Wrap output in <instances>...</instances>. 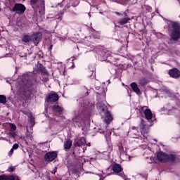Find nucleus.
Wrapping results in <instances>:
<instances>
[{
    "label": "nucleus",
    "instance_id": "1",
    "mask_svg": "<svg viewBox=\"0 0 180 180\" xmlns=\"http://www.w3.org/2000/svg\"><path fill=\"white\" fill-rule=\"evenodd\" d=\"M39 72H41L42 75H46V77L50 75L46 67H44L43 64H39L37 68L33 70L34 75L32 79H29V75H27L22 76V82L17 86V91L27 98H30L33 94H36V92H37V85L41 84V82L36 75L39 74Z\"/></svg>",
    "mask_w": 180,
    "mask_h": 180
},
{
    "label": "nucleus",
    "instance_id": "2",
    "mask_svg": "<svg viewBox=\"0 0 180 180\" xmlns=\"http://www.w3.org/2000/svg\"><path fill=\"white\" fill-rule=\"evenodd\" d=\"M157 159L160 162H174L176 160V156L160 151L157 153Z\"/></svg>",
    "mask_w": 180,
    "mask_h": 180
},
{
    "label": "nucleus",
    "instance_id": "3",
    "mask_svg": "<svg viewBox=\"0 0 180 180\" xmlns=\"http://www.w3.org/2000/svg\"><path fill=\"white\" fill-rule=\"evenodd\" d=\"M170 37L171 40L174 41H178L180 39V26L178 22H172V27L170 28Z\"/></svg>",
    "mask_w": 180,
    "mask_h": 180
},
{
    "label": "nucleus",
    "instance_id": "4",
    "mask_svg": "<svg viewBox=\"0 0 180 180\" xmlns=\"http://www.w3.org/2000/svg\"><path fill=\"white\" fill-rule=\"evenodd\" d=\"M111 169L115 174H117V175H119V176H121L122 179L127 180V176L124 174V172H123V167H122V165L119 163H114L111 166Z\"/></svg>",
    "mask_w": 180,
    "mask_h": 180
},
{
    "label": "nucleus",
    "instance_id": "5",
    "mask_svg": "<svg viewBox=\"0 0 180 180\" xmlns=\"http://www.w3.org/2000/svg\"><path fill=\"white\" fill-rule=\"evenodd\" d=\"M30 6L34 11H38L40 6L44 11L46 8V6H44V0H30Z\"/></svg>",
    "mask_w": 180,
    "mask_h": 180
},
{
    "label": "nucleus",
    "instance_id": "6",
    "mask_svg": "<svg viewBox=\"0 0 180 180\" xmlns=\"http://www.w3.org/2000/svg\"><path fill=\"white\" fill-rule=\"evenodd\" d=\"M58 155V154L57 153V152L49 151L44 155V158L47 162H53V161H54V160L57 158Z\"/></svg>",
    "mask_w": 180,
    "mask_h": 180
},
{
    "label": "nucleus",
    "instance_id": "7",
    "mask_svg": "<svg viewBox=\"0 0 180 180\" xmlns=\"http://www.w3.org/2000/svg\"><path fill=\"white\" fill-rule=\"evenodd\" d=\"M12 12H15L18 15H22L26 12V6L22 4H15L12 9Z\"/></svg>",
    "mask_w": 180,
    "mask_h": 180
},
{
    "label": "nucleus",
    "instance_id": "8",
    "mask_svg": "<svg viewBox=\"0 0 180 180\" xmlns=\"http://www.w3.org/2000/svg\"><path fill=\"white\" fill-rule=\"evenodd\" d=\"M60 98V96L56 93L54 94H49L48 96L45 98L46 102L47 103H54L55 102H57L58 99Z\"/></svg>",
    "mask_w": 180,
    "mask_h": 180
},
{
    "label": "nucleus",
    "instance_id": "9",
    "mask_svg": "<svg viewBox=\"0 0 180 180\" xmlns=\"http://www.w3.org/2000/svg\"><path fill=\"white\" fill-rule=\"evenodd\" d=\"M42 36L43 34H41V32H36L31 35V41L33 42L35 46H37V44L40 43Z\"/></svg>",
    "mask_w": 180,
    "mask_h": 180
},
{
    "label": "nucleus",
    "instance_id": "10",
    "mask_svg": "<svg viewBox=\"0 0 180 180\" xmlns=\"http://www.w3.org/2000/svg\"><path fill=\"white\" fill-rule=\"evenodd\" d=\"M86 143V139L84 137H79L75 139L73 146L75 147H82Z\"/></svg>",
    "mask_w": 180,
    "mask_h": 180
},
{
    "label": "nucleus",
    "instance_id": "11",
    "mask_svg": "<svg viewBox=\"0 0 180 180\" xmlns=\"http://www.w3.org/2000/svg\"><path fill=\"white\" fill-rule=\"evenodd\" d=\"M113 120V117L112 116V113L110 111L108 110V108H105V120L104 122L107 124H110L111 122Z\"/></svg>",
    "mask_w": 180,
    "mask_h": 180
},
{
    "label": "nucleus",
    "instance_id": "12",
    "mask_svg": "<svg viewBox=\"0 0 180 180\" xmlns=\"http://www.w3.org/2000/svg\"><path fill=\"white\" fill-rule=\"evenodd\" d=\"M168 74L172 78H179L180 77L179 70L175 68L169 70Z\"/></svg>",
    "mask_w": 180,
    "mask_h": 180
},
{
    "label": "nucleus",
    "instance_id": "13",
    "mask_svg": "<svg viewBox=\"0 0 180 180\" xmlns=\"http://www.w3.org/2000/svg\"><path fill=\"white\" fill-rule=\"evenodd\" d=\"M130 86L134 92L136 94V95H141V90H140V88H139V86L137 85V83L132 82L130 84Z\"/></svg>",
    "mask_w": 180,
    "mask_h": 180
},
{
    "label": "nucleus",
    "instance_id": "14",
    "mask_svg": "<svg viewBox=\"0 0 180 180\" xmlns=\"http://www.w3.org/2000/svg\"><path fill=\"white\" fill-rule=\"evenodd\" d=\"M52 110L53 112H56V113H58L59 115H61L63 113L64 108L59 105H54L52 106Z\"/></svg>",
    "mask_w": 180,
    "mask_h": 180
},
{
    "label": "nucleus",
    "instance_id": "15",
    "mask_svg": "<svg viewBox=\"0 0 180 180\" xmlns=\"http://www.w3.org/2000/svg\"><path fill=\"white\" fill-rule=\"evenodd\" d=\"M144 115L146 120L148 121L151 120L153 119V112H151L150 109L146 108L144 110Z\"/></svg>",
    "mask_w": 180,
    "mask_h": 180
},
{
    "label": "nucleus",
    "instance_id": "16",
    "mask_svg": "<svg viewBox=\"0 0 180 180\" xmlns=\"http://www.w3.org/2000/svg\"><path fill=\"white\" fill-rule=\"evenodd\" d=\"M129 20H130V18L126 17L118 20L117 23L120 26H123L129 23Z\"/></svg>",
    "mask_w": 180,
    "mask_h": 180
},
{
    "label": "nucleus",
    "instance_id": "17",
    "mask_svg": "<svg viewBox=\"0 0 180 180\" xmlns=\"http://www.w3.org/2000/svg\"><path fill=\"white\" fill-rule=\"evenodd\" d=\"M65 150H70L72 147V141L71 139H67L63 144Z\"/></svg>",
    "mask_w": 180,
    "mask_h": 180
},
{
    "label": "nucleus",
    "instance_id": "18",
    "mask_svg": "<svg viewBox=\"0 0 180 180\" xmlns=\"http://www.w3.org/2000/svg\"><path fill=\"white\" fill-rule=\"evenodd\" d=\"M22 43H30V41H32V37L27 34H25L22 37Z\"/></svg>",
    "mask_w": 180,
    "mask_h": 180
},
{
    "label": "nucleus",
    "instance_id": "19",
    "mask_svg": "<svg viewBox=\"0 0 180 180\" xmlns=\"http://www.w3.org/2000/svg\"><path fill=\"white\" fill-rule=\"evenodd\" d=\"M139 84L141 86H146L148 84V80L146 77H143L139 80Z\"/></svg>",
    "mask_w": 180,
    "mask_h": 180
},
{
    "label": "nucleus",
    "instance_id": "20",
    "mask_svg": "<svg viewBox=\"0 0 180 180\" xmlns=\"http://www.w3.org/2000/svg\"><path fill=\"white\" fill-rule=\"evenodd\" d=\"M93 37L94 39H98L99 40V39H101V33L98 31H96L94 29H93Z\"/></svg>",
    "mask_w": 180,
    "mask_h": 180
},
{
    "label": "nucleus",
    "instance_id": "21",
    "mask_svg": "<svg viewBox=\"0 0 180 180\" xmlns=\"http://www.w3.org/2000/svg\"><path fill=\"white\" fill-rule=\"evenodd\" d=\"M146 108H147V106H142V105H139L136 108V110H138V112H139V113H141V115H142L143 113H144V109H146Z\"/></svg>",
    "mask_w": 180,
    "mask_h": 180
},
{
    "label": "nucleus",
    "instance_id": "22",
    "mask_svg": "<svg viewBox=\"0 0 180 180\" xmlns=\"http://www.w3.org/2000/svg\"><path fill=\"white\" fill-rule=\"evenodd\" d=\"M0 103H3V105L6 103V96L0 95Z\"/></svg>",
    "mask_w": 180,
    "mask_h": 180
},
{
    "label": "nucleus",
    "instance_id": "23",
    "mask_svg": "<svg viewBox=\"0 0 180 180\" xmlns=\"http://www.w3.org/2000/svg\"><path fill=\"white\" fill-rule=\"evenodd\" d=\"M146 121H144V120H141V124H140V127H141V129H146Z\"/></svg>",
    "mask_w": 180,
    "mask_h": 180
},
{
    "label": "nucleus",
    "instance_id": "24",
    "mask_svg": "<svg viewBox=\"0 0 180 180\" xmlns=\"http://www.w3.org/2000/svg\"><path fill=\"white\" fill-rule=\"evenodd\" d=\"M10 129H11L12 131H15L16 130V125L13 123H10Z\"/></svg>",
    "mask_w": 180,
    "mask_h": 180
},
{
    "label": "nucleus",
    "instance_id": "25",
    "mask_svg": "<svg viewBox=\"0 0 180 180\" xmlns=\"http://www.w3.org/2000/svg\"><path fill=\"white\" fill-rule=\"evenodd\" d=\"M29 119H30V123H32L33 124H34L35 120L33 117V116L32 115L29 116Z\"/></svg>",
    "mask_w": 180,
    "mask_h": 180
},
{
    "label": "nucleus",
    "instance_id": "26",
    "mask_svg": "<svg viewBox=\"0 0 180 180\" xmlns=\"http://www.w3.org/2000/svg\"><path fill=\"white\" fill-rule=\"evenodd\" d=\"M19 148V144L18 143H14L13 145L12 149L13 150H18Z\"/></svg>",
    "mask_w": 180,
    "mask_h": 180
},
{
    "label": "nucleus",
    "instance_id": "27",
    "mask_svg": "<svg viewBox=\"0 0 180 180\" xmlns=\"http://www.w3.org/2000/svg\"><path fill=\"white\" fill-rule=\"evenodd\" d=\"M9 136L13 139H15V137H16V132H9Z\"/></svg>",
    "mask_w": 180,
    "mask_h": 180
},
{
    "label": "nucleus",
    "instance_id": "28",
    "mask_svg": "<svg viewBox=\"0 0 180 180\" xmlns=\"http://www.w3.org/2000/svg\"><path fill=\"white\" fill-rule=\"evenodd\" d=\"M7 171H8V172H13V171H15V167L11 166L8 168Z\"/></svg>",
    "mask_w": 180,
    "mask_h": 180
},
{
    "label": "nucleus",
    "instance_id": "29",
    "mask_svg": "<svg viewBox=\"0 0 180 180\" xmlns=\"http://www.w3.org/2000/svg\"><path fill=\"white\" fill-rule=\"evenodd\" d=\"M56 19H57L58 22H60L63 19V16L61 15H56Z\"/></svg>",
    "mask_w": 180,
    "mask_h": 180
},
{
    "label": "nucleus",
    "instance_id": "30",
    "mask_svg": "<svg viewBox=\"0 0 180 180\" xmlns=\"http://www.w3.org/2000/svg\"><path fill=\"white\" fill-rule=\"evenodd\" d=\"M14 149L11 148V150L8 152V156L12 157V154H13Z\"/></svg>",
    "mask_w": 180,
    "mask_h": 180
},
{
    "label": "nucleus",
    "instance_id": "31",
    "mask_svg": "<svg viewBox=\"0 0 180 180\" xmlns=\"http://www.w3.org/2000/svg\"><path fill=\"white\" fill-rule=\"evenodd\" d=\"M122 16H124V18H129V16L127 15V13L126 11L123 13Z\"/></svg>",
    "mask_w": 180,
    "mask_h": 180
},
{
    "label": "nucleus",
    "instance_id": "32",
    "mask_svg": "<svg viewBox=\"0 0 180 180\" xmlns=\"http://www.w3.org/2000/svg\"><path fill=\"white\" fill-rule=\"evenodd\" d=\"M115 15H117V16H122L123 15V14H122V13H120L117 11H115Z\"/></svg>",
    "mask_w": 180,
    "mask_h": 180
},
{
    "label": "nucleus",
    "instance_id": "33",
    "mask_svg": "<svg viewBox=\"0 0 180 180\" xmlns=\"http://www.w3.org/2000/svg\"><path fill=\"white\" fill-rule=\"evenodd\" d=\"M49 51H51L53 50V44H51L50 46L48 48Z\"/></svg>",
    "mask_w": 180,
    "mask_h": 180
},
{
    "label": "nucleus",
    "instance_id": "34",
    "mask_svg": "<svg viewBox=\"0 0 180 180\" xmlns=\"http://www.w3.org/2000/svg\"><path fill=\"white\" fill-rule=\"evenodd\" d=\"M53 171H54L53 174H56V172H57V167H56Z\"/></svg>",
    "mask_w": 180,
    "mask_h": 180
},
{
    "label": "nucleus",
    "instance_id": "35",
    "mask_svg": "<svg viewBox=\"0 0 180 180\" xmlns=\"http://www.w3.org/2000/svg\"><path fill=\"white\" fill-rule=\"evenodd\" d=\"M132 130H136V129H137L136 127H131Z\"/></svg>",
    "mask_w": 180,
    "mask_h": 180
},
{
    "label": "nucleus",
    "instance_id": "36",
    "mask_svg": "<svg viewBox=\"0 0 180 180\" xmlns=\"http://www.w3.org/2000/svg\"><path fill=\"white\" fill-rule=\"evenodd\" d=\"M87 146H89V147H91V143H89Z\"/></svg>",
    "mask_w": 180,
    "mask_h": 180
},
{
    "label": "nucleus",
    "instance_id": "37",
    "mask_svg": "<svg viewBox=\"0 0 180 180\" xmlns=\"http://www.w3.org/2000/svg\"><path fill=\"white\" fill-rule=\"evenodd\" d=\"M86 95H89V92L86 91Z\"/></svg>",
    "mask_w": 180,
    "mask_h": 180
},
{
    "label": "nucleus",
    "instance_id": "38",
    "mask_svg": "<svg viewBox=\"0 0 180 180\" xmlns=\"http://www.w3.org/2000/svg\"><path fill=\"white\" fill-rule=\"evenodd\" d=\"M72 68H74L75 67V65H74V63H73V65H72Z\"/></svg>",
    "mask_w": 180,
    "mask_h": 180
},
{
    "label": "nucleus",
    "instance_id": "39",
    "mask_svg": "<svg viewBox=\"0 0 180 180\" xmlns=\"http://www.w3.org/2000/svg\"><path fill=\"white\" fill-rule=\"evenodd\" d=\"M63 75H65V71L63 72Z\"/></svg>",
    "mask_w": 180,
    "mask_h": 180
},
{
    "label": "nucleus",
    "instance_id": "40",
    "mask_svg": "<svg viewBox=\"0 0 180 180\" xmlns=\"http://www.w3.org/2000/svg\"><path fill=\"white\" fill-rule=\"evenodd\" d=\"M103 111L105 112V108L103 109Z\"/></svg>",
    "mask_w": 180,
    "mask_h": 180
},
{
    "label": "nucleus",
    "instance_id": "41",
    "mask_svg": "<svg viewBox=\"0 0 180 180\" xmlns=\"http://www.w3.org/2000/svg\"><path fill=\"white\" fill-rule=\"evenodd\" d=\"M100 180H103L102 179H100Z\"/></svg>",
    "mask_w": 180,
    "mask_h": 180
},
{
    "label": "nucleus",
    "instance_id": "42",
    "mask_svg": "<svg viewBox=\"0 0 180 180\" xmlns=\"http://www.w3.org/2000/svg\"><path fill=\"white\" fill-rule=\"evenodd\" d=\"M103 133H105V131H103Z\"/></svg>",
    "mask_w": 180,
    "mask_h": 180
},
{
    "label": "nucleus",
    "instance_id": "43",
    "mask_svg": "<svg viewBox=\"0 0 180 180\" xmlns=\"http://www.w3.org/2000/svg\"><path fill=\"white\" fill-rule=\"evenodd\" d=\"M22 1H26V0H22Z\"/></svg>",
    "mask_w": 180,
    "mask_h": 180
}]
</instances>
